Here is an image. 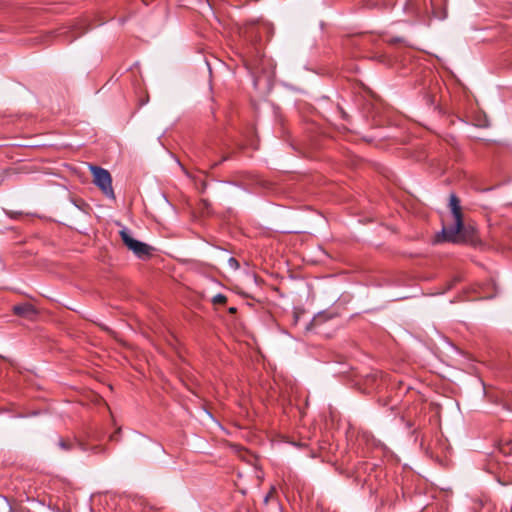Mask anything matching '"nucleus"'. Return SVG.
<instances>
[{"label":"nucleus","instance_id":"23","mask_svg":"<svg viewBox=\"0 0 512 512\" xmlns=\"http://www.w3.org/2000/svg\"><path fill=\"white\" fill-rule=\"evenodd\" d=\"M148 100H149L148 97L146 99L141 100L140 105L142 106V105L146 104L148 102Z\"/></svg>","mask_w":512,"mask_h":512},{"label":"nucleus","instance_id":"25","mask_svg":"<svg viewBox=\"0 0 512 512\" xmlns=\"http://www.w3.org/2000/svg\"><path fill=\"white\" fill-rule=\"evenodd\" d=\"M98 448V446H93L91 449L93 450L94 453H96Z\"/></svg>","mask_w":512,"mask_h":512},{"label":"nucleus","instance_id":"6","mask_svg":"<svg viewBox=\"0 0 512 512\" xmlns=\"http://www.w3.org/2000/svg\"><path fill=\"white\" fill-rule=\"evenodd\" d=\"M88 30V27L85 26L83 23L75 26L73 28V30L71 31H65V32H60L58 35L59 36H63L67 39V42L68 43H71L73 42L74 40H76L78 37L82 36L84 33H86Z\"/></svg>","mask_w":512,"mask_h":512},{"label":"nucleus","instance_id":"27","mask_svg":"<svg viewBox=\"0 0 512 512\" xmlns=\"http://www.w3.org/2000/svg\"><path fill=\"white\" fill-rule=\"evenodd\" d=\"M367 5H368V7H375L376 3H371V4L368 3Z\"/></svg>","mask_w":512,"mask_h":512},{"label":"nucleus","instance_id":"12","mask_svg":"<svg viewBox=\"0 0 512 512\" xmlns=\"http://www.w3.org/2000/svg\"><path fill=\"white\" fill-rule=\"evenodd\" d=\"M212 151V149L210 147H206V148H200L196 151L195 153V156L199 159V160H203V159H209V156H210V152Z\"/></svg>","mask_w":512,"mask_h":512},{"label":"nucleus","instance_id":"24","mask_svg":"<svg viewBox=\"0 0 512 512\" xmlns=\"http://www.w3.org/2000/svg\"><path fill=\"white\" fill-rule=\"evenodd\" d=\"M40 39V36L36 35L34 36V44Z\"/></svg>","mask_w":512,"mask_h":512},{"label":"nucleus","instance_id":"28","mask_svg":"<svg viewBox=\"0 0 512 512\" xmlns=\"http://www.w3.org/2000/svg\"><path fill=\"white\" fill-rule=\"evenodd\" d=\"M203 204H204V206H208V201L207 200H203Z\"/></svg>","mask_w":512,"mask_h":512},{"label":"nucleus","instance_id":"10","mask_svg":"<svg viewBox=\"0 0 512 512\" xmlns=\"http://www.w3.org/2000/svg\"><path fill=\"white\" fill-rule=\"evenodd\" d=\"M13 312L18 316L28 317L32 314V305L30 303L14 305Z\"/></svg>","mask_w":512,"mask_h":512},{"label":"nucleus","instance_id":"1","mask_svg":"<svg viewBox=\"0 0 512 512\" xmlns=\"http://www.w3.org/2000/svg\"><path fill=\"white\" fill-rule=\"evenodd\" d=\"M267 30V25L257 22L248 23L240 30L241 42L238 54L245 68L253 76L264 73L269 65L261 44L262 33Z\"/></svg>","mask_w":512,"mask_h":512},{"label":"nucleus","instance_id":"8","mask_svg":"<svg viewBox=\"0 0 512 512\" xmlns=\"http://www.w3.org/2000/svg\"><path fill=\"white\" fill-rule=\"evenodd\" d=\"M379 465L377 463H372L369 461H358L355 465V473L358 477H360L363 474H371L372 471H374L376 468H378Z\"/></svg>","mask_w":512,"mask_h":512},{"label":"nucleus","instance_id":"4","mask_svg":"<svg viewBox=\"0 0 512 512\" xmlns=\"http://www.w3.org/2000/svg\"><path fill=\"white\" fill-rule=\"evenodd\" d=\"M461 229H463V222L458 225V222L455 221L454 224L449 227L444 226L441 233L437 234L436 241L459 243V232Z\"/></svg>","mask_w":512,"mask_h":512},{"label":"nucleus","instance_id":"22","mask_svg":"<svg viewBox=\"0 0 512 512\" xmlns=\"http://www.w3.org/2000/svg\"><path fill=\"white\" fill-rule=\"evenodd\" d=\"M228 311H229L230 314H235L237 312V308L230 307Z\"/></svg>","mask_w":512,"mask_h":512},{"label":"nucleus","instance_id":"3","mask_svg":"<svg viewBox=\"0 0 512 512\" xmlns=\"http://www.w3.org/2000/svg\"><path fill=\"white\" fill-rule=\"evenodd\" d=\"M119 234L124 245L138 258L147 259L152 255L153 248L144 242L134 239L126 228H123Z\"/></svg>","mask_w":512,"mask_h":512},{"label":"nucleus","instance_id":"2","mask_svg":"<svg viewBox=\"0 0 512 512\" xmlns=\"http://www.w3.org/2000/svg\"><path fill=\"white\" fill-rule=\"evenodd\" d=\"M90 170L93 175V183L99 187L106 197L115 199L112 177L109 171L99 166H90Z\"/></svg>","mask_w":512,"mask_h":512},{"label":"nucleus","instance_id":"29","mask_svg":"<svg viewBox=\"0 0 512 512\" xmlns=\"http://www.w3.org/2000/svg\"><path fill=\"white\" fill-rule=\"evenodd\" d=\"M39 146H40L39 144H34L33 148H36V147H39Z\"/></svg>","mask_w":512,"mask_h":512},{"label":"nucleus","instance_id":"16","mask_svg":"<svg viewBox=\"0 0 512 512\" xmlns=\"http://www.w3.org/2000/svg\"><path fill=\"white\" fill-rule=\"evenodd\" d=\"M229 263H230V265H231L232 267H234L235 269L239 268V263H238V261H237L235 258L230 257V258H229Z\"/></svg>","mask_w":512,"mask_h":512},{"label":"nucleus","instance_id":"15","mask_svg":"<svg viewBox=\"0 0 512 512\" xmlns=\"http://www.w3.org/2000/svg\"><path fill=\"white\" fill-rule=\"evenodd\" d=\"M228 159H230V155H229V154L224 155V156H222V158H221V160H220V161L213 162V163L210 165V168H211V169H214V168H216L220 163H222V162H224V161H226V160H228Z\"/></svg>","mask_w":512,"mask_h":512},{"label":"nucleus","instance_id":"13","mask_svg":"<svg viewBox=\"0 0 512 512\" xmlns=\"http://www.w3.org/2000/svg\"><path fill=\"white\" fill-rule=\"evenodd\" d=\"M276 494V488L274 486H272L269 490V492L266 494V496L264 497L263 499V503L264 505H268V503L274 499V496Z\"/></svg>","mask_w":512,"mask_h":512},{"label":"nucleus","instance_id":"19","mask_svg":"<svg viewBox=\"0 0 512 512\" xmlns=\"http://www.w3.org/2000/svg\"><path fill=\"white\" fill-rule=\"evenodd\" d=\"M401 41H402V39H401V38H391V39H389V40H388V43H390V44H396V43H399V42H401Z\"/></svg>","mask_w":512,"mask_h":512},{"label":"nucleus","instance_id":"9","mask_svg":"<svg viewBox=\"0 0 512 512\" xmlns=\"http://www.w3.org/2000/svg\"><path fill=\"white\" fill-rule=\"evenodd\" d=\"M476 231L471 226H465L463 223V229L459 232V243H472L475 240Z\"/></svg>","mask_w":512,"mask_h":512},{"label":"nucleus","instance_id":"30","mask_svg":"<svg viewBox=\"0 0 512 512\" xmlns=\"http://www.w3.org/2000/svg\"><path fill=\"white\" fill-rule=\"evenodd\" d=\"M407 426H408V427H411V426H412V424L408 421V422H407Z\"/></svg>","mask_w":512,"mask_h":512},{"label":"nucleus","instance_id":"21","mask_svg":"<svg viewBox=\"0 0 512 512\" xmlns=\"http://www.w3.org/2000/svg\"><path fill=\"white\" fill-rule=\"evenodd\" d=\"M298 320H299V313H298V312H295V313H294V324H295V325L298 323Z\"/></svg>","mask_w":512,"mask_h":512},{"label":"nucleus","instance_id":"20","mask_svg":"<svg viewBox=\"0 0 512 512\" xmlns=\"http://www.w3.org/2000/svg\"><path fill=\"white\" fill-rule=\"evenodd\" d=\"M206 188H207V182L206 181H202L201 182V187H200L201 192L203 193L206 190Z\"/></svg>","mask_w":512,"mask_h":512},{"label":"nucleus","instance_id":"18","mask_svg":"<svg viewBox=\"0 0 512 512\" xmlns=\"http://www.w3.org/2000/svg\"><path fill=\"white\" fill-rule=\"evenodd\" d=\"M337 109L339 110L340 114H341V117L344 119V120H348V114L342 109V107L338 106Z\"/></svg>","mask_w":512,"mask_h":512},{"label":"nucleus","instance_id":"11","mask_svg":"<svg viewBox=\"0 0 512 512\" xmlns=\"http://www.w3.org/2000/svg\"><path fill=\"white\" fill-rule=\"evenodd\" d=\"M499 451L503 455H510L512 454V440H504L499 443Z\"/></svg>","mask_w":512,"mask_h":512},{"label":"nucleus","instance_id":"7","mask_svg":"<svg viewBox=\"0 0 512 512\" xmlns=\"http://www.w3.org/2000/svg\"><path fill=\"white\" fill-rule=\"evenodd\" d=\"M74 444H76L79 447V449L82 451H88L90 449L89 446L82 440L72 441L70 439L61 438L58 443L59 447L64 451L71 450L73 448Z\"/></svg>","mask_w":512,"mask_h":512},{"label":"nucleus","instance_id":"31","mask_svg":"<svg viewBox=\"0 0 512 512\" xmlns=\"http://www.w3.org/2000/svg\"><path fill=\"white\" fill-rule=\"evenodd\" d=\"M371 379H372V380H376V376H374V375H373V376H371Z\"/></svg>","mask_w":512,"mask_h":512},{"label":"nucleus","instance_id":"17","mask_svg":"<svg viewBox=\"0 0 512 512\" xmlns=\"http://www.w3.org/2000/svg\"><path fill=\"white\" fill-rule=\"evenodd\" d=\"M119 434H120V429H118L117 431H115L113 434L110 435V440L118 441Z\"/></svg>","mask_w":512,"mask_h":512},{"label":"nucleus","instance_id":"5","mask_svg":"<svg viewBox=\"0 0 512 512\" xmlns=\"http://www.w3.org/2000/svg\"><path fill=\"white\" fill-rule=\"evenodd\" d=\"M451 213L454 217V220L458 222V225H460L461 222H463V213H462V207L460 204V199L458 196L454 193H451L449 196V204H448Z\"/></svg>","mask_w":512,"mask_h":512},{"label":"nucleus","instance_id":"26","mask_svg":"<svg viewBox=\"0 0 512 512\" xmlns=\"http://www.w3.org/2000/svg\"><path fill=\"white\" fill-rule=\"evenodd\" d=\"M313 321H314V320H312V321L307 325V327H306V329H307V330H309V329H310V326L312 325Z\"/></svg>","mask_w":512,"mask_h":512},{"label":"nucleus","instance_id":"14","mask_svg":"<svg viewBox=\"0 0 512 512\" xmlns=\"http://www.w3.org/2000/svg\"><path fill=\"white\" fill-rule=\"evenodd\" d=\"M213 304L224 305L227 302V297L223 294H217L212 298Z\"/></svg>","mask_w":512,"mask_h":512}]
</instances>
